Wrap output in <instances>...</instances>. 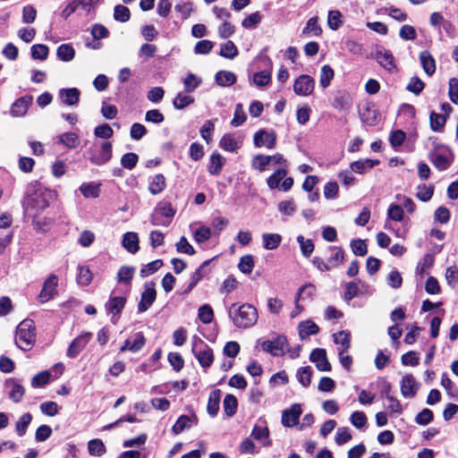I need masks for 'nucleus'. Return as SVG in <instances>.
<instances>
[{"label": "nucleus", "mask_w": 458, "mask_h": 458, "mask_svg": "<svg viewBox=\"0 0 458 458\" xmlns=\"http://www.w3.org/2000/svg\"><path fill=\"white\" fill-rule=\"evenodd\" d=\"M223 405L225 414L229 417H232L235 414L237 410L236 397L233 394H226L224 399Z\"/></svg>", "instance_id": "obj_51"}, {"label": "nucleus", "mask_w": 458, "mask_h": 458, "mask_svg": "<svg viewBox=\"0 0 458 458\" xmlns=\"http://www.w3.org/2000/svg\"><path fill=\"white\" fill-rule=\"evenodd\" d=\"M322 33V29L318 25V17H312L308 20L306 26L302 30V34L307 36L318 37Z\"/></svg>", "instance_id": "obj_35"}, {"label": "nucleus", "mask_w": 458, "mask_h": 458, "mask_svg": "<svg viewBox=\"0 0 458 458\" xmlns=\"http://www.w3.org/2000/svg\"><path fill=\"white\" fill-rule=\"evenodd\" d=\"M433 192H434V188L433 186L429 185H426V184H420L417 187V193H416V197L420 199L421 201H428L432 196H433Z\"/></svg>", "instance_id": "obj_60"}, {"label": "nucleus", "mask_w": 458, "mask_h": 458, "mask_svg": "<svg viewBox=\"0 0 458 458\" xmlns=\"http://www.w3.org/2000/svg\"><path fill=\"white\" fill-rule=\"evenodd\" d=\"M194 102V98L191 96L185 95L183 93H178L175 98L174 99L173 105L175 109H183L191 103Z\"/></svg>", "instance_id": "obj_59"}, {"label": "nucleus", "mask_w": 458, "mask_h": 458, "mask_svg": "<svg viewBox=\"0 0 458 458\" xmlns=\"http://www.w3.org/2000/svg\"><path fill=\"white\" fill-rule=\"evenodd\" d=\"M219 145L223 149L230 152H234L240 148L236 140L229 134L222 137Z\"/></svg>", "instance_id": "obj_54"}, {"label": "nucleus", "mask_w": 458, "mask_h": 458, "mask_svg": "<svg viewBox=\"0 0 458 458\" xmlns=\"http://www.w3.org/2000/svg\"><path fill=\"white\" fill-rule=\"evenodd\" d=\"M419 389L418 383L411 374L405 375L401 380V393L405 398L415 396Z\"/></svg>", "instance_id": "obj_17"}, {"label": "nucleus", "mask_w": 458, "mask_h": 458, "mask_svg": "<svg viewBox=\"0 0 458 458\" xmlns=\"http://www.w3.org/2000/svg\"><path fill=\"white\" fill-rule=\"evenodd\" d=\"M301 414V405L298 403L293 404L290 409L284 410L282 412V424L284 427H293L298 421Z\"/></svg>", "instance_id": "obj_16"}, {"label": "nucleus", "mask_w": 458, "mask_h": 458, "mask_svg": "<svg viewBox=\"0 0 458 458\" xmlns=\"http://www.w3.org/2000/svg\"><path fill=\"white\" fill-rule=\"evenodd\" d=\"M314 87V80L310 75L302 74L295 80L293 91L298 96L307 97L312 94Z\"/></svg>", "instance_id": "obj_9"}, {"label": "nucleus", "mask_w": 458, "mask_h": 458, "mask_svg": "<svg viewBox=\"0 0 458 458\" xmlns=\"http://www.w3.org/2000/svg\"><path fill=\"white\" fill-rule=\"evenodd\" d=\"M404 211L401 205L391 204L387 209V218L395 222L403 220Z\"/></svg>", "instance_id": "obj_50"}, {"label": "nucleus", "mask_w": 458, "mask_h": 458, "mask_svg": "<svg viewBox=\"0 0 458 458\" xmlns=\"http://www.w3.org/2000/svg\"><path fill=\"white\" fill-rule=\"evenodd\" d=\"M332 106L339 111L348 110L352 106V98L348 93L339 92L334 98Z\"/></svg>", "instance_id": "obj_23"}, {"label": "nucleus", "mask_w": 458, "mask_h": 458, "mask_svg": "<svg viewBox=\"0 0 458 458\" xmlns=\"http://www.w3.org/2000/svg\"><path fill=\"white\" fill-rule=\"evenodd\" d=\"M216 81L219 86L228 87L235 83L236 75L229 71H219L216 74Z\"/></svg>", "instance_id": "obj_34"}, {"label": "nucleus", "mask_w": 458, "mask_h": 458, "mask_svg": "<svg viewBox=\"0 0 458 458\" xmlns=\"http://www.w3.org/2000/svg\"><path fill=\"white\" fill-rule=\"evenodd\" d=\"M49 49L46 45L37 44L31 47V56L35 60L44 61L47 58Z\"/></svg>", "instance_id": "obj_55"}, {"label": "nucleus", "mask_w": 458, "mask_h": 458, "mask_svg": "<svg viewBox=\"0 0 458 458\" xmlns=\"http://www.w3.org/2000/svg\"><path fill=\"white\" fill-rule=\"evenodd\" d=\"M89 162L95 165L101 166L107 164L113 157V145L111 141H94L87 150Z\"/></svg>", "instance_id": "obj_3"}, {"label": "nucleus", "mask_w": 458, "mask_h": 458, "mask_svg": "<svg viewBox=\"0 0 458 458\" xmlns=\"http://www.w3.org/2000/svg\"><path fill=\"white\" fill-rule=\"evenodd\" d=\"M429 159L437 169L439 171H445L452 164L454 156L449 149H446L445 153L433 151L429 155Z\"/></svg>", "instance_id": "obj_11"}, {"label": "nucleus", "mask_w": 458, "mask_h": 458, "mask_svg": "<svg viewBox=\"0 0 458 458\" xmlns=\"http://www.w3.org/2000/svg\"><path fill=\"white\" fill-rule=\"evenodd\" d=\"M146 339L141 332L134 335L133 339L128 338L124 342V344L120 348L121 352L130 351L131 352H137L145 345Z\"/></svg>", "instance_id": "obj_19"}, {"label": "nucleus", "mask_w": 458, "mask_h": 458, "mask_svg": "<svg viewBox=\"0 0 458 458\" xmlns=\"http://www.w3.org/2000/svg\"><path fill=\"white\" fill-rule=\"evenodd\" d=\"M123 246L130 253H136L139 250V238L136 233L128 232L123 235Z\"/></svg>", "instance_id": "obj_24"}, {"label": "nucleus", "mask_w": 458, "mask_h": 458, "mask_svg": "<svg viewBox=\"0 0 458 458\" xmlns=\"http://www.w3.org/2000/svg\"><path fill=\"white\" fill-rule=\"evenodd\" d=\"M315 293V286L311 284H307L301 286L296 294L295 302L310 299Z\"/></svg>", "instance_id": "obj_56"}, {"label": "nucleus", "mask_w": 458, "mask_h": 458, "mask_svg": "<svg viewBox=\"0 0 458 458\" xmlns=\"http://www.w3.org/2000/svg\"><path fill=\"white\" fill-rule=\"evenodd\" d=\"M238 267L241 272L247 275L250 274L254 267L253 257L250 254L242 257L238 264Z\"/></svg>", "instance_id": "obj_58"}, {"label": "nucleus", "mask_w": 458, "mask_h": 458, "mask_svg": "<svg viewBox=\"0 0 458 458\" xmlns=\"http://www.w3.org/2000/svg\"><path fill=\"white\" fill-rule=\"evenodd\" d=\"M155 210L158 212L161 216H164L167 220H171L176 213L171 203L166 201L159 202L155 208Z\"/></svg>", "instance_id": "obj_46"}, {"label": "nucleus", "mask_w": 458, "mask_h": 458, "mask_svg": "<svg viewBox=\"0 0 458 458\" xmlns=\"http://www.w3.org/2000/svg\"><path fill=\"white\" fill-rule=\"evenodd\" d=\"M155 285L156 284L153 282L145 283L144 291L142 292L140 301L138 303L139 312L141 313L147 311L155 301L157 297Z\"/></svg>", "instance_id": "obj_7"}, {"label": "nucleus", "mask_w": 458, "mask_h": 458, "mask_svg": "<svg viewBox=\"0 0 458 458\" xmlns=\"http://www.w3.org/2000/svg\"><path fill=\"white\" fill-rule=\"evenodd\" d=\"M165 187V179L163 174H159L154 176L148 186L151 194L157 195L160 193Z\"/></svg>", "instance_id": "obj_47"}, {"label": "nucleus", "mask_w": 458, "mask_h": 458, "mask_svg": "<svg viewBox=\"0 0 458 458\" xmlns=\"http://www.w3.org/2000/svg\"><path fill=\"white\" fill-rule=\"evenodd\" d=\"M91 338L92 334L89 332H85L73 339L67 349V357L71 359L76 358L79 353L86 347Z\"/></svg>", "instance_id": "obj_10"}, {"label": "nucleus", "mask_w": 458, "mask_h": 458, "mask_svg": "<svg viewBox=\"0 0 458 458\" xmlns=\"http://www.w3.org/2000/svg\"><path fill=\"white\" fill-rule=\"evenodd\" d=\"M138 155L132 152L124 154L121 158V165L123 168L131 170L138 163Z\"/></svg>", "instance_id": "obj_63"}, {"label": "nucleus", "mask_w": 458, "mask_h": 458, "mask_svg": "<svg viewBox=\"0 0 458 458\" xmlns=\"http://www.w3.org/2000/svg\"><path fill=\"white\" fill-rule=\"evenodd\" d=\"M328 250L331 252V256L327 259V262L331 268L338 267L344 259V253L342 248L337 246H330Z\"/></svg>", "instance_id": "obj_30"}, {"label": "nucleus", "mask_w": 458, "mask_h": 458, "mask_svg": "<svg viewBox=\"0 0 458 458\" xmlns=\"http://www.w3.org/2000/svg\"><path fill=\"white\" fill-rule=\"evenodd\" d=\"M377 164H378V160H372V159L359 160V161H355L351 164V169H352V171H353L355 173L363 174L365 171L371 169Z\"/></svg>", "instance_id": "obj_36"}, {"label": "nucleus", "mask_w": 458, "mask_h": 458, "mask_svg": "<svg viewBox=\"0 0 458 458\" xmlns=\"http://www.w3.org/2000/svg\"><path fill=\"white\" fill-rule=\"evenodd\" d=\"M360 115L361 121L369 126H375L379 118V114L377 108L371 103L366 104L363 106Z\"/></svg>", "instance_id": "obj_18"}, {"label": "nucleus", "mask_w": 458, "mask_h": 458, "mask_svg": "<svg viewBox=\"0 0 458 458\" xmlns=\"http://www.w3.org/2000/svg\"><path fill=\"white\" fill-rule=\"evenodd\" d=\"M198 317L204 324L211 323L214 318V311L211 306L208 304L200 306L198 310Z\"/></svg>", "instance_id": "obj_52"}, {"label": "nucleus", "mask_w": 458, "mask_h": 458, "mask_svg": "<svg viewBox=\"0 0 458 458\" xmlns=\"http://www.w3.org/2000/svg\"><path fill=\"white\" fill-rule=\"evenodd\" d=\"M15 342L23 350H30L36 342V328L33 320L24 319L16 328Z\"/></svg>", "instance_id": "obj_4"}, {"label": "nucleus", "mask_w": 458, "mask_h": 458, "mask_svg": "<svg viewBox=\"0 0 458 458\" xmlns=\"http://www.w3.org/2000/svg\"><path fill=\"white\" fill-rule=\"evenodd\" d=\"M88 450L90 455L98 457L102 456L106 452V446L100 439H92L89 441Z\"/></svg>", "instance_id": "obj_40"}, {"label": "nucleus", "mask_w": 458, "mask_h": 458, "mask_svg": "<svg viewBox=\"0 0 458 458\" xmlns=\"http://www.w3.org/2000/svg\"><path fill=\"white\" fill-rule=\"evenodd\" d=\"M80 191L85 198H98L99 196V184L84 182L80 187Z\"/></svg>", "instance_id": "obj_41"}, {"label": "nucleus", "mask_w": 458, "mask_h": 458, "mask_svg": "<svg viewBox=\"0 0 458 458\" xmlns=\"http://www.w3.org/2000/svg\"><path fill=\"white\" fill-rule=\"evenodd\" d=\"M126 303V298L123 296H111L106 301L105 308L108 313L113 315V318L119 315L123 310Z\"/></svg>", "instance_id": "obj_21"}, {"label": "nucleus", "mask_w": 458, "mask_h": 458, "mask_svg": "<svg viewBox=\"0 0 458 458\" xmlns=\"http://www.w3.org/2000/svg\"><path fill=\"white\" fill-rule=\"evenodd\" d=\"M219 55L227 59H233L238 55V49L235 44L229 40L221 45Z\"/></svg>", "instance_id": "obj_49"}, {"label": "nucleus", "mask_w": 458, "mask_h": 458, "mask_svg": "<svg viewBox=\"0 0 458 458\" xmlns=\"http://www.w3.org/2000/svg\"><path fill=\"white\" fill-rule=\"evenodd\" d=\"M225 161V158L219 153H213L209 158L208 172L213 175H218Z\"/></svg>", "instance_id": "obj_33"}, {"label": "nucleus", "mask_w": 458, "mask_h": 458, "mask_svg": "<svg viewBox=\"0 0 458 458\" xmlns=\"http://www.w3.org/2000/svg\"><path fill=\"white\" fill-rule=\"evenodd\" d=\"M342 17V13L337 10L329 11L327 17L328 27L333 30H336L343 23Z\"/></svg>", "instance_id": "obj_57"}, {"label": "nucleus", "mask_w": 458, "mask_h": 458, "mask_svg": "<svg viewBox=\"0 0 458 458\" xmlns=\"http://www.w3.org/2000/svg\"><path fill=\"white\" fill-rule=\"evenodd\" d=\"M32 420V416L30 413L27 412L24 413L19 420L16 422L15 429L17 434L20 437H22L25 435L28 426L30 424Z\"/></svg>", "instance_id": "obj_53"}, {"label": "nucleus", "mask_w": 458, "mask_h": 458, "mask_svg": "<svg viewBox=\"0 0 458 458\" xmlns=\"http://www.w3.org/2000/svg\"><path fill=\"white\" fill-rule=\"evenodd\" d=\"M263 246L266 250H275L276 249L281 241L282 237L278 233H264L262 235Z\"/></svg>", "instance_id": "obj_38"}, {"label": "nucleus", "mask_w": 458, "mask_h": 458, "mask_svg": "<svg viewBox=\"0 0 458 458\" xmlns=\"http://www.w3.org/2000/svg\"><path fill=\"white\" fill-rule=\"evenodd\" d=\"M251 437H253L256 440L261 441L264 445H269V431L267 427H260L259 425H255L252 432Z\"/></svg>", "instance_id": "obj_39"}, {"label": "nucleus", "mask_w": 458, "mask_h": 458, "mask_svg": "<svg viewBox=\"0 0 458 458\" xmlns=\"http://www.w3.org/2000/svg\"><path fill=\"white\" fill-rule=\"evenodd\" d=\"M372 57L386 70L391 71L395 68L394 59L391 51L383 47H377Z\"/></svg>", "instance_id": "obj_13"}, {"label": "nucleus", "mask_w": 458, "mask_h": 458, "mask_svg": "<svg viewBox=\"0 0 458 458\" xmlns=\"http://www.w3.org/2000/svg\"><path fill=\"white\" fill-rule=\"evenodd\" d=\"M50 192L40 187L30 186L27 189L23 200V208L27 216L35 219L48 207Z\"/></svg>", "instance_id": "obj_1"}, {"label": "nucleus", "mask_w": 458, "mask_h": 458, "mask_svg": "<svg viewBox=\"0 0 458 458\" xmlns=\"http://www.w3.org/2000/svg\"><path fill=\"white\" fill-rule=\"evenodd\" d=\"M366 284L362 283L361 281L355 282H350L345 284V292H344V299L346 301H351L354 297L358 296L359 294L363 293V291L361 288H365Z\"/></svg>", "instance_id": "obj_27"}, {"label": "nucleus", "mask_w": 458, "mask_h": 458, "mask_svg": "<svg viewBox=\"0 0 458 458\" xmlns=\"http://www.w3.org/2000/svg\"><path fill=\"white\" fill-rule=\"evenodd\" d=\"M334 70L327 64L324 65L320 72V85L326 89L329 86L331 80L334 77Z\"/></svg>", "instance_id": "obj_61"}, {"label": "nucleus", "mask_w": 458, "mask_h": 458, "mask_svg": "<svg viewBox=\"0 0 458 458\" xmlns=\"http://www.w3.org/2000/svg\"><path fill=\"white\" fill-rule=\"evenodd\" d=\"M193 421H195V423L197 422V418L195 416H180L176 420L175 424L172 428L173 433L175 435L181 434L183 430L190 428Z\"/></svg>", "instance_id": "obj_26"}, {"label": "nucleus", "mask_w": 458, "mask_h": 458, "mask_svg": "<svg viewBox=\"0 0 458 458\" xmlns=\"http://www.w3.org/2000/svg\"><path fill=\"white\" fill-rule=\"evenodd\" d=\"M262 350L273 356H283L287 347V339L284 335H277L272 340H266L261 344Z\"/></svg>", "instance_id": "obj_6"}, {"label": "nucleus", "mask_w": 458, "mask_h": 458, "mask_svg": "<svg viewBox=\"0 0 458 458\" xmlns=\"http://www.w3.org/2000/svg\"><path fill=\"white\" fill-rule=\"evenodd\" d=\"M334 342L336 344H340L342 346V349L340 351L347 352V350L350 348V340H351V335L347 331H340L336 334H334Z\"/></svg>", "instance_id": "obj_48"}, {"label": "nucleus", "mask_w": 458, "mask_h": 458, "mask_svg": "<svg viewBox=\"0 0 458 458\" xmlns=\"http://www.w3.org/2000/svg\"><path fill=\"white\" fill-rule=\"evenodd\" d=\"M33 103V97L26 95L16 99L10 109V114L13 117H21L27 114L28 109Z\"/></svg>", "instance_id": "obj_12"}, {"label": "nucleus", "mask_w": 458, "mask_h": 458, "mask_svg": "<svg viewBox=\"0 0 458 458\" xmlns=\"http://www.w3.org/2000/svg\"><path fill=\"white\" fill-rule=\"evenodd\" d=\"M80 137L74 132H64L59 135L58 143L68 148H75L80 145Z\"/></svg>", "instance_id": "obj_32"}, {"label": "nucleus", "mask_w": 458, "mask_h": 458, "mask_svg": "<svg viewBox=\"0 0 458 458\" xmlns=\"http://www.w3.org/2000/svg\"><path fill=\"white\" fill-rule=\"evenodd\" d=\"M58 96L66 106H75L79 103L81 92L77 88L61 89Z\"/></svg>", "instance_id": "obj_20"}, {"label": "nucleus", "mask_w": 458, "mask_h": 458, "mask_svg": "<svg viewBox=\"0 0 458 458\" xmlns=\"http://www.w3.org/2000/svg\"><path fill=\"white\" fill-rule=\"evenodd\" d=\"M287 174V171L284 168L277 169L274 174H272L267 179V185L271 190L279 189L280 182L283 180Z\"/></svg>", "instance_id": "obj_42"}, {"label": "nucleus", "mask_w": 458, "mask_h": 458, "mask_svg": "<svg viewBox=\"0 0 458 458\" xmlns=\"http://www.w3.org/2000/svg\"><path fill=\"white\" fill-rule=\"evenodd\" d=\"M57 276L54 274L50 275L47 279L44 282L43 287L38 296V300L40 303H45L50 301L57 293Z\"/></svg>", "instance_id": "obj_8"}, {"label": "nucleus", "mask_w": 458, "mask_h": 458, "mask_svg": "<svg viewBox=\"0 0 458 458\" xmlns=\"http://www.w3.org/2000/svg\"><path fill=\"white\" fill-rule=\"evenodd\" d=\"M192 352L201 367L208 368L213 363L214 355L212 349L199 337L194 338Z\"/></svg>", "instance_id": "obj_5"}, {"label": "nucleus", "mask_w": 458, "mask_h": 458, "mask_svg": "<svg viewBox=\"0 0 458 458\" xmlns=\"http://www.w3.org/2000/svg\"><path fill=\"white\" fill-rule=\"evenodd\" d=\"M310 360L311 362L315 363L319 371L328 372L331 370V364L327 360L325 349H314L310 355Z\"/></svg>", "instance_id": "obj_14"}, {"label": "nucleus", "mask_w": 458, "mask_h": 458, "mask_svg": "<svg viewBox=\"0 0 458 458\" xmlns=\"http://www.w3.org/2000/svg\"><path fill=\"white\" fill-rule=\"evenodd\" d=\"M312 369L310 366L301 367L297 370L296 377L299 383L307 387L310 386L311 381Z\"/></svg>", "instance_id": "obj_44"}, {"label": "nucleus", "mask_w": 458, "mask_h": 458, "mask_svg": "<svg viewBox=\"0 0 458 458\" xmlns=\"http://www.w3.org/2000/svg\"><path fill=\"white\" fill-rule=\"evenodd\" d=\"M136 268L131 266H123L120 267L117 273V282L119 284H124L126 285L131 284V282L134 276Z\"/></svg>", "instance_id": "obj_31"}, {"label": "nucleus", "mask_w": 458, "mask_h": 458, "mask_svg": "<svg viewBox=\"0 0 458 458\" xmlns=\"http://www.w3.org/2000/svg\"><path fill=\"white\" fill-rule=\"evenodd\" d=\"M131 17L129 8L124 5L118 4L114 7V18L117 21L126 22Z\"/></svg>", "instance_id": "obj_64"}, {"label": "nucleus", "mask_w": 458, "mask_h": 458, "mask_svg": "<svg viewBox=\"0 0 458 458\" xmlns=\"http://www.w3.org/2000/svg\"><path fill=\"white\" fill-rule=\"evenodd\" d=\"M276 134L274 131H267L266 130H259L254 134V145L258 148L266 147L269 149L274 148L276 146Z\"/></svg>", "instance_id": "obj_15"}, {"label": "nucleus", "mask_w": 458, "mask_h": 458, "mask_svg": "<svg viewBox=\"0 0 458 458\" xmlns=\"http://www.w3.org/2000/svg\"><path fill=\"white\" fill-rule=\"evenodd\" d=\"M77 276L78 284L81 285H89L92 281V273L88 267H79Z\"/></svg>", "instance_id": "obj_62"}, {"label": "nucleus", "mask_w": 458, "mask_h": 458, "mask_svg": "<svg viewBox=\"0 0 458 458\" xmlns=\"http://www.w3.org/2000/svg\"><path fill=\"white\" fill-rule=\"evenodd\" d=\"M420 61L424 72L428 75H432L436 71L435 59L428 51H422L420 54Z\"/></svg>", "instance_id": "obj_25"}, {"label": "nucleus", "mask_w": 458, "mask_h": 458, "mask_svg": "<svg viewBox=\"0 0 458 458\" xmlns=\"http://www.w3.org/2000/svg\"><path fill=\"white\" fill-rule=\"evenodd\" d=\"M208 263L209 260L205 261L194 271V273L191 276V281L187 288L184 290V293H190L196 286V284L202 279V277L204 276L203 269Z\"/></svg>", "instance_id": "obj_43"}, {"label": "nucleus", "mask_w": 458, "mask_h": 458, "mask_svg": "<svg viewBox=\"0 0 458 458\" xmlns=\"http://www.w3.org/2000/svg\"><path fill=\"white\" fill-rule=\"evenodd\" d=\"M6 386L10 388L9 398L14 403L21 402L24 395L25 388L15 379L7 380Z\"/></svg>", "instance_id": "obj_22"}, {"label": "nucleus", "mask_w": 458, "mask_h": 458, "mask_svg": "<svg viewBox=\"0 0 458 458\" xmlns=\"http://www.w3.org/2000/svg\"><path fill=\"white\" fill-rule=\"evenodd\" d=\"M430 128L434 131H442L446 123V118L444 114L431 112L429 116Z\"/></svg>", "instance_id": "obj_45"}, {"label": "nucleus", "mask_w": 458, "mask_h": 458, "mask_svg": "<svg viewBox=\"0 0 458 458\" xmlns=\"http://www.w3.org/2000/svg\"><path fill=\"white\" fill-rule=\"evenodd\" d=\"M228 315L233 325L238 328H249L253 327L258 320V311L254 306L249 303H233L228 310Z\"/></svg>", "instance_id": "obj_2"}, {"label": "nucleus", "mask_w": 458, "mask_h": 458, "mask_svg": "<svg viewBox=\"0 0 458 458\" xmlns=\"http://www.w3.org/2000/svg\"><path fill=\"white\" fill-rule=\"evenodd\" d=\"M221 391L219 389H215L210 392L207 410L208 414L212 417L216 416L218 412Z\"/></svg>", "instance_id": "obj_28"}, {"label": "nucleus", "mask_w": 458, "mask_h": 458, "mask_svg": "<svg viewBox=\"0 0 458 458\" xmlns=\"http://www.w3.org/2000/svg\"><path fill=\"white\" fill-rule=\"evenodd\" d=\"M319 327L311 320L302 321L299 324V335L301 339H305L310 335H316Z\"/></svg>", "instance_id": "obj_29"}, {"label": "nucleus", "mask_w": 458, "mask_h": 458, "mask_svg": "<svg viewBox=\"0 0 458 458\" xmlns=\"http://www.w3.org/2000/svg\"><path fill=\"white\" fill-rule=\"evenodd\" d=\"M57 57L64 62H70L74 58L75 50L70 44H62L56 51Z\"/></svg>", "instance_id": "obj_37"}]
</instances>
